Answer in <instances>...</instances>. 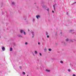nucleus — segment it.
Segmentation results:
<instances>
[{"instance_id":"nucleus-1","label":"nucleus","mask_w":76,"mask_h":76,"mask_svg":"<svg viewBox=\"0 0 76 76\" xmlns=\"http://www.w3.org/2000/svg\"><path fill=\"white\" fill-rule=\"evenodd\" d=\"M2 50L3 51L5 50V48L4 47H2Z\"/></svg>"},{"instance_id":"nucleus-2","label":"nucleus","mask_w":76,"mask_h":76,"mask_svg":"<svg viewBox=\"0 0 76 76\" xmlns=\"http://www.w3.org/2000/svg\"><path fill=\"white\" fill-rule=\"evenodd\" d=\"M55 6H56V4L53 5V9H54V10L55 11V10H56L55 7Z\"/></svg>"},{"instance_id":"nucleus-3","label":"nucleus","mask_w":76,"mask_h":76,"mask_svg":"<svg viewBox=\"0 0 76 76\" xmlns=\"http://www.w3.org/2000/svg\"><path fill=\"white\" fill-rule=\"evenodd\" d=\"M40 17V16H39V15L36 16V18H37V19H38V18H39Z\"/></svg>"},{"instance_id":"nucleus-4","label":"nucleus","mask_w":76,"mask_h":76,"mask_svg":"<svg viewBox=\"0 0 76 76\" xmlns=\"http://www.w3.org/2000/svg\"><path fill=\"white\" fill-rule=\"evenodd\" d=\"M74 40H70V42H74Z\"/></svg>"},{"instance_id":"nucleus-5","label":"nucleus","mask_w":76,"mask_h":76,"mask_svg":"<svg viewBox=\"0 0 76 76\" xmlns=\"http://www.w3.org/2000/svg\"><path fill=\"white\" fill-rule=\"evenodd\" d=\"M23 31H24L23 30H21V31H20V33H22Z\"/></svg>"},{"instance_id":"nucleus-6","label":"nucleus","mask_w":76,"mask_h":76,"mask_svg":"<svg viewBox=\"0 0 76 76\" xmlns=\"http://www.w3.org/2000/svg\"><path fill=\"white\" fill-rule=\"evenodd\" d=\"M46 71H47V72H50V71L48 69H46Z\"/></svg>"},{"instance_id":"nucleus-7","label":"nucleus","mask_w":76,"mask_h":76,"mask_svg":"<svg viewBox=\"0 0 76 76\" xmlns=\"http://www.w3.org/2000/svg\"><path fill=\"white\" fill-rule=\"evenodd\" d=\"M12 48H10V51H12Z\"/></svg>"},{"instance_id":"nucleus-8","label":"nucleus","mask_w":76,"mask_h":76,"mask_svg":"<svg viewBox=\"0 0 76 76\" xmlns=\"http://www.w3.org/2000/svg\"><path fill=\"white\" fill-rule=\"evenodd\" d=\"M23 74L24 75H25L26 74L25 72H22Z\"/></svg>"},{"instance_id":"nucleus-9","label":"nucleus","mask_w":76,"mask_h":76,"mask_svg":"<svg viewBox=\"0 0 76 76\" xmlns=\"http://www.w3.org/2000/svg\"><path fill=\"white\" fill-rule=\"evenodd\" d=\"M18 37H22L21 36V35H19Z\"/></svg>"},{"instance_id":"nucleus-10","label":"nucleus","mask_w":76,"mask_h":76,"mask_svg":"<svg viewBox=\"0 0 76 76\" xmlns=\"http://www.w3.org/2000/svg\"><path fill=\"white\" fill-rule=\"evenodd\" d=\"M35 54H37V51H35Z\"/></svg>"},{"instance_id":"nucleus-11","label":"nucleus","mask_w":76,"mask_h":76,"mask_svg":"<svg viewBox=\"0 0 76 76\" xmlns=\"http://www.w3.org/2000/svg\"><path fill=\"white\" fill-rule=\"evenodd\" d=\"M23 33L24 35H26V33L25 31H23Z\"/></svg>"},{"instance_id":"nucleus-12","label":"nucleus","mask_w":76,"mask_h":76,"mask_svg":"<svg viewBox=\"0 0 76 76\" xmlns=\"http://www.w3.org/2000/svg\"><path fill=\"white\" fill-rule=\"evenodd\" d=\"M69 41V40L68 39H66V41Z\"/></svg>"},{"instance_id":"nucleus-13","label":"nucleus","mask_w":76,"mask_h":76,"mask_svg":"<svg viewBox=\"0 0 76 76\" xmlns=\"http://www.w3.org/2000/svg\"><path fill=\"white\" fill-rule=\"evenodd\" d=\"M12 4H13V5H14V4H15V3H14V2H12Z\"/></svg>"},{"instance_id":"nucleus-14","label":"nucleus","mask_w":76,"mask_h":76,"mask_svg":"<svg viewBox=\"0 0 76 76\" xmlns=\"http://www.w3.org/2000/svg\"><path fill=\"white\" fill-rule=\"evenodd\" d=\"M60 63H63V61H60Z\"/></svg>"},{"instance_id":"nucleus-15","label":"nucleus","mask_w":76,"mask_h":76,"mask_svg":"<svg viewBox=\"0 0 76 76\" xmlns=\"http://www.w3.org/2000/svg\"><path fill=\"white\" fill-rule=\"evenodd\" d=\"M68 71L69 72H70V69H68Z\"/></svg>"},{"instance_id":"nucleus-16","label":"nucleus","mask_w":76,"mask_h":76,"mask_svg":"<svg viewBox=\"0 0 76 76\" xmlns=\"http://www.w3.org/2000/svg\"><path fill=\"white\" fill-rule=\"evenodd\" d=\"M49 51H51V49H49Z\"/></svg>"},{"instance_id":"nucleus-17","label":"nucleus","mask_w":76,"mask_h":76,"mask_svg":"<svg viewBox=\"0 0 76 76\" xmlns=\"http://www.w3.org/2000/svg\"><path fill=\"white\" fill-rule=\"evenodd\" d=\"M39 55H40V56H42V54L41 53H39Z\"/></svg>"},{"instance_id":"nucleus-18","label":"nucleus","mask_w":76,"mask_h":76,"mask_svg":"<svg viewBox=\"0 0 76 76\" xmlns=\"http://www.w3.org/2000/svg\"><path fill=\"white\" fill-rule=\"evenodd\" d=\"M19 68H20V69H22V67H21V66H20Z\"/></svg>"},{"instance_id":"nucleus-19","label":"nucleus","mask_w":76,"mask_h":76,"mask_svg":"<svg viewBox=\"0 0 76 76\" xmlns=\"http://www.w3.org/2000/svg\"><path fill=\"white\" fill-rule=\"evenodd\" d=\"M25 44H26V45H27V44H28V43L27 42H26V43H25Z\"/></svg>"},{"instance_id":"nucleus-20","label":"nucleus","mask_w":76,"mask_h":76,"mask_svg":"<svg viewBox=\"0 0 76 76\" xmlns=\"http://www.w3.org/2000/svg\"><path fill=\"white\" fill-rule=\"evenodd\" d=\"M47 38H49V36L48 35H47Z\"/></svg>"},{"instance_id":"nucleus-21","label":"nucleus","mask_w":76,"mask_h":76,"mask_svg":"<svg viewBox=\"0 0 76 76\" xmlns=\"http://www.w3.org/2000/svg\"><path fill=\"white\" fill-rule=\"evenodd\" d=\"M31 33L32 34V35H33V32H31Z\"/></svg>"},{"instance_id":"nucleus-22","label":"nucleus","mask_w":76,"mask_h":76,"mask_svg":"<svg viewBox=\"0 0 76 76\" xmlns=\"http://www.w3.org/2000/svg\"><path fill=\"white\" fill-rule=\"evenodd\" d=\"M73 76H75V74H73Z\"/></svg>"},{"instance_id":"nucleus-23","label":"nucleus","mask_w":76,"mask_h":76,"mask_svg":"<svg viewBox=\"0 0 76 76\" xmlns=\"http://www.w3.org/2000/svg\"><path fill=\"white\" fill-rule=\"evenodd\" d=\"M45 51H47L46 49H45Z\"/></svg>"},{"instance_id":"nucleus-24","label":"nucleus","mask_w":76,"mask_h":76,"mask_svg":"<svg viewBox=\"0 0 76 76\" xmlns=\"http://www.w3.org/2000/svg\"><path fill=\"white\" fill-rule=\"evenodd\" d=\"M49 9H47V11H49Z\"/></svg>"},{"instance_id":"nucleus-25","label":"nucleus","mask_w":76,"mask_h":76,"mask_svg":"<svg viewBox=\"0 0 76 76\" xmlns=\"http://www.w3.org/2000/svg\"><path fill=\"white\" fill-rule=\"evenodd\" d=\"M38 44H39V45L40 44V43H39V42H38Z\"/></svg>"},{"instance_id":"nucleus-26","label":"nucleus","mask_w":76,"mask_h":76,"mask_svg":"<svg viewBox=\"0 0 76 76\" xmlns=\"http://www.w3.org/2000/svg\"><path fill=\"white\" fill-rule=\"evenodd\" d=\"M54 11H52V13H54Z\"/></svg>"},{"instance_id":"nucleus-27","label":"nucleus","mask_w":76,"mask_h":76,"mask_svg":"<svg viewBox=\"0 0 76 76\" xmlns=\"http://www.w3.org/2000/svg\"><path fill=\"white\" fill-rule=\"evenodd\" d=\"M33 37H34L33 36L32 37V38H33Z\"/></svg>"},{"instance_id":"nucleus-28","label":"nucleus","mask_w":76,"mask_h":76,"mask_svg":"<svg viewBox=\"0 0 76 76\" xmlns=\"http://www.w3.org/2000/svg\"><path fill=\"white\" fill-rule=\"evenodd\" d=\"M66 13H67V14H68V12H66Z\"/></svg>"},{"instance_id":"nucleus-29","label":"nucleus","mask_w":76,"mask_h":76,"mask_svg":"<svg viewBox=\"0 0 76 76\" xmlns=\"http://www.w3.org/2000/svg\"><path fill=\"white\" fill-rule=\"evenodd\" d=\"M61 34H62V33H61Z\"/></svg>"},{"instance_id":"nucleus-30","label":"nucleus","mask_w":76,"mask_h":76,"mask_svg":"<svg viewBox=\"0 0 76 76\" xmlns=\"http://www.w3.org/2000/svg\"><path fill=\"white\" fill-rule=\"evenodd\" d=\"M48 33H47V35H48Z\"/></svg>"},{"instance_id":"nucleus-31","label":"nucleus","mask_w":76,"mask_h":76,"mask_svg":"<svg viewBox=\"0 0 76 76\" xmlns=\"http://www.w3.org/2000/svg\"><path fill=\"white\" fill-rule=\"evenodd\" d=\"M27 76H28V75H27Z\"/></svg>"}]
</instances>
